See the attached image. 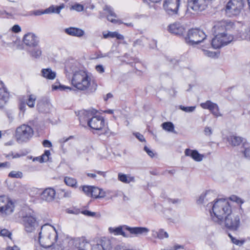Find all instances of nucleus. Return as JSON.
<instances>
[{
    "instance_id": "obj_38",
    "label": "nucleus",
    "mask_w": 250,
    "mask_h": 250,
    "mask_svg": "<svg viewBox=\"0 0 250 250\" xmlns=\"http://www.w3.org/2000/svg\"><path fill=\"white\" fill-rule=\"evenodd\" d=\"M52 88L53 90L59 89L61 91H66L67 90L71 91L73 89L72 87L62 85L59 83L57 84H53Z\"/></svg>"
},
{
    "instance_id": "obj_58",
    "label": "nucleus",
    "mask_w": 250,
    "mask_h": 250,
    "mask_svg": "<svg viewBox=\"0 0 250 250\" xmlns=\"http://www.w3.org/2000/svg\"><path fill=\"white\" fill-rule=\"evenodd\" d=\"M136 137L141 142H144L145 141V138L143 135L139 133H134Z\"/></svg>"
},
{
    "instance_id": "obj_54",
    "label": "nucleus",
    "mask_w": 250,
    "mask_h": 250,
    "mask_svg": "<svg viewBox=\"0 0 250 250\" xmlns=\"http://www.w3.org/2000/svg\"><path fill=\"white\" fill-rule=\"evenodd\" d=\"M144 150L147 153V154L150 157L152 158L154 156V153H153V152L147 146H146L144 147Z\"/></svg>"
},
{
    "instance_id": "obj_3",
    "label": "nucleus",
    "mask_w": 250,
    "mask_h": 250,
    "mask_svg": "<svg viewBox=\"0 0 250 250\" xmlns=\"http://www.w3.org/2000/svg\"><path fill=\"white\" fill-rule=\"evenodd\" d=\"M57 238V232L53 226L45 224L41 227L38 237L40 244L50 247L56 242Z\"/></svg>"
},
{
    "instance_id": "obj_52",
    "label": "nucleus",
    "mask_w": 250,
    "mask_h": 250,
    "mask_svg": "<svg viewBox=\"0 0 250 250\" xmlns=\"http://www.w3.org/2000/svg\"><path fill=\"white\" fill-rule=\"evenodd\" d=\"M203 52L205 55L209 57H214L215 56V53L214 52L203 50Z\"/></svg>"
},
{
    "instance_id": "obj_1",
    "label": "nucleus",
    "mask_w": 250,
    "mask_h": 250,
    "mask_svg": "<svg viewBox=\"0 0 250 250\" xmlns=\"http://www.w3.org/2000/svg\"><path fill=\"white\" fill-rule=\"evenodd\" d=\"M209 211L212 220L219 225H223L224 218L231 212L229 203L224 199H218L214 203H209L206 206Z\"/></svg>"
},
{
    "instance_id": "obj_64",
    "label": "nucleus",
    "mask_w": 250,
    "mask_h": 250,
    "mask_svg": "<svg viewBox=\"0 0 250 250\" xmlns=\"http://www.w3.org/2000/svg\"><path fill=\"white\" fill-rule=\"evenodd\" d=\"M167 60L169 61L170 64L175 65L177 63V61L174 58L171 57L168 58Z\"/></svg>"
},
{
    "instance_id": "obj_22",
    "label": "nucleus",
    "mask_w": 250,
    "mask_h": 250,
    "mask_svg": "<svg viewBox=\"0 0 250 250\" xmlns=\"http://www.w3.org/2000/svg\"><path fill=\"white\" fill-rule=\"evenodd\" d=\"M169 31L176 35H182L185 32V29L180 23H174L169 25Z\"/></svg>"
},
{
    "instance_id": "obj_34",
    "label": "nucleus",
    "mask_w": 250,
    "mask_h": 250,
    "mask_svg": "<svg viewBox=\"0 0 250 250\" xmlns=\"http://www.w3.org/2000/svg\"><path fill=\"white\" fill-rule=\"evenodd\" d=\"M229 143L233 146L239 145L242 142V139L240 137L236 136H230L228 138Z\"/></svg>"
},
{
    "instance_id": "obj_45",
    "label": "nucleus",
    "mask_w": 250,
    "mask_h": 250,
    "mask_svg": "<svg viewBox=\"0 0 250 250\" xmlns=\"http://www.w3.org/2000/svg\"><path fill=\"white\" fill-rule=\"evenodd\" d=\"M213 133V130L210 127L206 126L204 129V133L205 136L210 137Z\"/></svg>"
},
{
    "instance_id": "obj_5",
    "label": "nucleus",
    "mask_w": 250,
    "mask_h": 250,
    "mask_svg": "<svg viewBox=\"0 0 250 250\" xmlns=\"http://www.w3.org/2000/svg\"><path fill=\"white\" fill-rule=\"evenodd\" d=\"M91 81V79L86 72L80 70L74 73L71 83L80 90H85L90 87Z\"/></svg>"
},
{
    "instance_id": "obj_8",
    "label": "nucleus",
    "mask_w": 250,
    "mask_h": 250,
    "mask_svg": "<svg viewBox=\"0 0 250 250\" xmlns=\"http://www.w3.org/2000/svg\"><path fill=\"white\" fill-rule=\"evenodd\" d=\"M206 38V35L202 30L191 29L188 31L185 41L189 45H193L201 42Z\"/></svg>"
},
{
    "instance_id": "obj_31",
    "label": "nucleus",
    "mask_w": 250,
    "mask_h": 250,
    "mask_svg": "<svg viewBox=\"0 0 250 250\" xmlns=\"http://www.w3.org/2000/svg\"><path fill=\"white\" fill-rule=\"evenodd\" d=\"M103 37L104 39H107L109 37L114 38H116L118 40H124V37L121 34H120L117 32H108V33H106L105 32H104L103 33Z\"/></svg>"
},
{
    "instance_id": "obj_41",
    "label": "nucleus",
    "mask_w": 250,
    "mask_h": 250,
    "mask_svg": "<svg viewBox=\"0 0 250 250\" xmlns=\"http://www.w3.org/2000/svg\"><path fill=\"white\" fill-rule=\"evenodd\" d=\"M8 176L11 178H21L22 177V173L21 171H12Z\"/></svg>"
},
{
    "instance_id": "obj_30",
    "label": "nucleus",
    "mask_w": 250,
    "mask_h": 250,
    "mask_svg": "<svg viewBox=\"0 0 250 250\" xmlns=\"http://www.w3.org/2000/svg\"><path fill=\"white\" fill-rule=\"evenodd\" d=\"M64 8V4L62 3L59 6L51 5L49 8L46 9V14L57 13L60 14L61 10Z\"/></svg>"
},
{
    "instance_id": "obj_63",
    "label": "nucleus",
    "mask_w": 250,
    "mask_h": 250,
    "mask_svg": "<svg viewBox=\"0 0 250 250\" xmlns=\"http://www.w3.org/2000/svg\"><path fill=\"white\" fill-rule=\"evenodd\" d=\"M143 2L147 4H149L150 2L158 3L161 1V0H142Z\"/></svg>"
},
{
    "instance_id": "obj_11",
    "label": "nucleus",
    "mask_w": 250,
    "mask_h": 250,
    "mask_svg": "<svg viewBox=\"0 0 250 250\" xmlns=\"http://www.w3.org/2000/svg\"><path fill=\"white\" fill-rule=\"evenodd\" d=\"M234 22L227 21H221L216 22L213 26V31L215 35H231L227 33V31L234 30Z\"/></svg>"
},
{
    "instance_id": "obj_49",
    "label": "nucleus",
    "mask_w": 250,
    "mask_h": 250,
    "mask_svg": "<svg viewBox=\"0 0 250 250\" xmlns=\"http://www.w3.org/2000/svg\"><path fill=\"white\" fill-rule=\"evenodd\" d=\"M230 199L231 201L235 202L238 204H242L243 203V202L240 198L235 195H232V196H231L230 197Z\"/></svg>"
},
{
    "instance_id": "obj_53",
    "label": "nucleus",
    "mask_w": 250,
    "mask_h": 250,
    "mask_svg": "<svg viewBox=\"0 0 250 250\" xmlns=\"http://www.w3.org/2000/svg\"><path fill=\"white\" fill-rule=\"evenodd\" d=\"M96 71L100 73H103L104 72V68L102 65H97L95 67Z\"/></svg>"
},
{
    "instance_id": "obj_55",
    "label": "nucleus",
    "mask_w": 250,
    "mask_h": 250,
    "mask_svg": "<svg viewBox=\"0 0 250 250\" xmlns=\"http://www.w3.org/2000/svg\"><path fill=\"white\" fill-rule=\"evenodd\" d=\"M180 249H184L183 246L180 245L178 244H176L173 247H171L169 250L161 249V250H177Z\"/></svg>"
},
{
    "instance_id": "obj_50",
    "label": "nucleus",
    "mask_w": 250,
    "mask_h": 250,
    "mask_svg": "<svg viewBox=\"0 0 250 250\" xmlns=\"http://www.w3.org/2000/svg\"><path fill=\"white\" fill-rule=\"evenodd\" d=\"M11 30L12 32L18 33L21 31V28L19 25L16 24L12 27Z\"/></svg>"
},
{
    "instance_id": "obj_10",
    "label": "nucleus",
    "mask_w": 250,
    "mask_h": 250,
    "mask_svg": "<svg viewBox=\"0 0 250 250\" xmlns=\"http://www.w3.org/2000/svg\"><path fill=\"white\" fill-rule=\"evenodd\" d=\"M234 30L238 38L250 41V25L240 21L234 22Z\"/></svg>"
},
{
    "instance_id": "obj_33",
    "label": "nucleus",
    "mask_w": 250,
    "mask_h": 250,
    "mask_svg": "<svg viewBox=\"0 0 250 250\" xmlns=\"http://www.w3.org/2000/svg\"><path fill=\"white\" fill-rule=\"evenodd\" d=\"M8 97V94L4 88H0V108L6 103Z\"/></svg>"
},
{
    "instance_id": "obj_21",
    "label": "nucleus",
    "mask_w": 250,
    "mask_h": 250,
    "mask_svg": "<svg viewBox=\"0 0 250 250\" xmlns=\"http://www.w3.org/2000/svg\"><path fill=\"white\" fill-rule=\"evenodd\" d=\"M103 10L105 12V13L107 14V19L108 21L114 23H123V22H121L120 21L115 19L116 18V15L113 11L112 7L108 5H105L103 8Z\"/></svg>"
},
{
    "instance_id": "obj_16",
    "label": "nucleus",
    "mask_w": 250,
    "mask_h": 250,
    "mask_svg": "<svg viewBox=\"0 0 250 250\" xmlns=\"http://www.w3.org/2000/svg\"><path fill=\"white\" fill-rule=\"evenodd\" d=\"M180 5V0H165L163 7L166 12L169 15L177 13Z\"/></svg>"
},
{
    "instance_id": "obj_42",
    "label": "nucleus",
    "mask_w": 250,
    "mask_h": 250,
    "mask_svg": "<svg viewBox=\"0 0 250 250\" xmlns=\"http://www.w3.org/2000/svg\"><path fill=\"white\" fill-rule=\"evenodd\" d=\"M179 108L186 112H192L195 110V106L186 107L183 105H180L179 106Z\"/></svg>"
},
{
    "instance_id": "obj_9",
    "label": "nucleus",
    "mask_w": 250,
    "mask_h": 250,
    "mask_svg": "<svg viewBox=\"0 0 250 250\" xmlns=\"http://www.w3.org/2000/svg\"><path fill=\"white\" fill-rule=\"evenodd\" d=\"M244 0H229L226 6V14L229 17L240 14L244 6Z\"/></svg>"
},
{
    "instance_id": "obj_36",
    "label": "nucleus",
    "mask_w": 250,
    "mask_h": 250,
    "mask_svg": "<svg viewBox=\"0 0 250 250\" xmlns=\"http://www.w3.org/2000/svg\"><path fill=\"white\" fill-rule=\"evenodd\" d=\"M37 99V97L36 95L34 94H29L27 96V98L26 99V104L27 105L31 108L34 107L35 106V104L36 100Z\"/></svg>"
},
{
    "instance_id": "obj_26",
    "label": "nucleus",
    "mask_w": 250,
    "mask_h": 250,
    "mask_svg": "<svg viewBox=\"0 0 250 250\" xmlns=\"http://www.w3.org/2000/svg\"><path fill=\"white\" fill-rule=\"evenodd\" d=\"M27 52L31 57L35 59L39 58L42 53L41 48L39 45L37 46L28 48Z\"/></svg>"
},
{
    "instance_id": "obj_40",
    "label": "nucleus",
    "mask_w": 250,
    "mask_h": 250,
    "mask_svg": "<svg viewBox=\"0 0 250 250\" xmlns=\"http://www.w3.org/2000/svg\"><path fill=\"white\" fill-rule=\"evenodd\" d=\"M157 233V238L159 239H163L164 238H168L169 235L167 232L165 231L164 229H159Z\"/></svg>"
},
{
    "instance_id": "obj_48",
    "label": "nucleus",
    "mask_w": 250,
    "mask_h": 250,
    "mask_svg": "<svg viewBox=\"0 0 250 250\" xmlns=\"http://www.w3.org/2000/svg\"><path fill=\"white\" fill-rule=\"evenodd\" d=\"M0 235L3 236H7L10 238L11 233L6 229H3L1 230Z\"/></svg>"
},
{
    "instance_id": "obj_13",
    "label": "nucleus",
    "mask_w": 250,
    "mask_h": 250,
    "mask_svg": "<svg viewBox=\"0 0 250 250\" xmlns=\"http://www.w3.org/2000/svg\"><path fill=\"white\" fill-rule=\"evenodd\" d=\"M15 208L14 202L5 196H0V212L5 215H9L13 212Z\"/></svg>"
},
{
    "instance_id": "obj_32",
    "label": "nucleus",
    "mask_w": 250,
    "mask_h": 250,
    "mask_svg": "<svg viewBox=\"0 0 250 250\" xmlns=\"http://www.w3.org/2000/svg\"><path fill=\"white\" fill-rule=\"evenodd\" d=\"M90 196L94 198H103L104 196V193L100 188L92 187Z\"/></svg>"
},
{
    "instance_id": "obj_4",
    "label": "nucleus",
    "mask_w": 250,
    "mask_h": 250,
    "mask_svg": "<svg viewBox=\"0 0 250 250\" xmlns=\"http://www.w3.org/2000/svg\"><path fill=\"white\" fill-rule=\"evenodd\" d=\"M126 230L130 234L135 236L146 235L149 230L145 227H130L127 226H120L116 228L109 227L108 230L110 233L115 235H122L125 237H131L129 234L126 233L124 230Z\"/></svg>"
},
{
    "instance_id": "obj_56",
    "label": "nucleus",
    "mask_w": 250,
    "mask_h": 250,
    "mask_svg": "<svg viewBox=\"0 0 250 250\" xmlns=\"http://www.w3.org/2000/svg\"><path fill=\"white\" fill-rule=\"evenodd\" d=\"M243 153L245 157L250 159V147L246 148Z\"/></svg>"
},
{
    "instance_id": "obj_25",
    "label": "nucleus",
    "mask_w": 250,
    "mask_h": 250,
    "mask_svg": "<svg viewBox=\"0 0 250 250\" xmlns=\"http://www.w3.org/2000/svg\"><path fill=\"white\" fill-rule=\"evenodd\" d=\"M213 197H214V194L211 190H208L206 192L202 193L199 199L197 200V203L198 204L204 203L205 201H209L211 200Z\"/></svg>"
},
{
    "instance_id": "obj_28",
    "label": "nucleus",
    "mask_w": 250,
    "mask_h": 250,
    "mask_svg": "<svg viewBox=\"0 0 250 250\" xmlns=\"http://www.w3.org/2000/svg\"><path fill=\"white\" fill-rule=\"evenodd\" d=\"M118 179L122 183L129 184L130 182H134L135 179L133 176L130 175H126L122 173H119L118 174Z\"/></svg>"
},
{
    "instance_id": "obj_44",
    "label": "nucleus",
    "mask_w": 250,
    "mask_h": 250,
    "mask_svg": "<svg viewBox=\"0 0 250 250\" xmlns=\"http://www.w3.org/2000/svg\"><path fill=\"white\" fill-rule=\"evenodd\" d=\"M44 14H46V9L45 10H44V11L37 10L30 11L29 12V15L30 16H32V15L40 16L41 15Z\"/></svg>"
},
{
    "instance_id": "obj_18",
    "label": "nucleus",
    "mask_w": 250,
    "mask_h": 250,
    "mask_svg": "<svg viewBox=\"0 0 250 250\" xmlns=\"http://www.w3.org/2000/svg\"><path fill=\"white\" fill-rule=\"evenodd\" d=\"M201 107L204 109H208L215 116H221V114L219 111V107L217 104L211 102L210 101H207L206 103L201 104Z\"/></svg>"
},
{
    "instance_id": "obj_15",
    "label": "nucleus",
    "mask_w": 250,
    "mask_h": 250,
    "mask_svg": "<svg viewBox=\"0 0 250 250\" xmlns=\"http://www.w3.org/2000/svg\"><path fill=\"white\" fill-rule=\"evenodd\" d=\"M233 40L232 35H215L211 41V45L214 49L220 48L221 47L228 44Z\"/></svg>"
},
{
    "instance_id": "obj_59",
    "label": "nucleus",
    "mask_w": 250,
    "mask_h": 250,
    "mask_svg": "<svg viewBox=\"0 0 250 250\" xmlns=\"http://www.w3.org/2000/svg\"><path fill=\"white\" fill-rule=\"evenodd\" d=\"M64 192L63 196L65 198H70L71 197L72 192L70 190H62Z\"/></svg>"
},
{
    "instance_id": "obj_19",
    "label": "nucleus",
    "mask_w": 250,
    "mask_h": 250,
    "mask_svg": "<svg viewBox=\"0 0 250 250\" xmlns=\"http://www.w3.org/2000/svg\"><path fill=\"white\" fill-rule=\"evenodd\" d=\"M110 248V241L105 238H103L100 239L97 243L93 246L92 250H108Z\"/></svg>"
},
{
    "instance_id": "obj_39",
    "label": "nucleus",
    "mask_w": 250,
    "mask_h": 250,
    "mask_svg": "<svg viewBox=\"0 0 250 250\" xmlns=\"http://www.w3.org/2000/svg\"><path fill=\"white\" fill-rule=\"evenodd\" d=\"M50 152L49 150H45L41 157L37 158L41 163L46 162L49 159Z\"/></svg>"
},
{
    "instance_id": "obj_2",
    "label": "nucleus",
    "mask_w": 250,
    "mask_h": 250,
    "mask_svg": "<svg viewBox=\"0 0 250 250\" xmlns=\"http://www.w3.org/2000/svg\"><path fill=\"white\" fill-rule=\"evenodd\" d=\"M97 111H83L80 117V121H86L87 125L92 129L101 130L104 126V118L100 115H96Z\"/></svg>"
},
{
    "instance_id": "obj_23",
    "label": "nucleus",
    "mask_w": 250,
    "mask_h": 250,
    "mask_svg": "<svg viewBox=\"0 0 250 250\" xmlns=\"http://www.w3.org/2000/svg\"><path fill=\"white\" fill-rule=\"evenodd\" d=\"M185 155L190 157L196 162H201L204 157L203 154H200L196 150H191L189 148L185 149Z\"/></svg>"
},
{
    "instance_id": "obj_27",
    "label": "nucleus",
    "mask_w": 250,
    "mask_h": 250,
    "mask_svg": "<svg viewBox=\"0 0 250 250\" xmlns=\"http://www.w3.org/2000/svg\"><path fill=\"white\" fill-rule=\"evenodd\" d=\"M4 46H10L14 42V37L11 34H5L0 36Z\"/></svg>"
},
{
    "instance_id": "obj_43",
    "label": "nucleus",
    "mask_w": 250,
    "mask_h": 250,
    "mask_svg": "<svg viewBox=\"0 0 250 250\" xmlns=\"http://www.w3.org/2000/svg\"><path fill=\"white\" fill-rule=\"evenodd\" d=\"M82 190L83 191L84 193H85L87 196H90V193L92 191V187L88 186H84L82 187Z\"/></svg>"
},
{
    "instance_id": "obj_6",
    "label": "nucleus",
    "mask_w": 250,
    "mask_h": 250,
    "mask_svg": "<svg viewBox=\"0 0 250 250\" xmlns=\"http://www.w3.org/2000/svg\"><path fill=\"white\" fill-rule=\"evenodd\" d=\"M20 215L22 218L23 225L27 232H33L38 227V224L31 209L29 208L22 209L20 212Z\"/></svg>"
},
{
    "instance_id": "obj_37",
    "label": "nucleus",
    "mask_w": 250,
    "mask_h": 250,
    "mask_svg": "<svg viewBox=\"0 0 250 250\" xmlns=\"http://www.w3.org/2000/svg\"><path fill=\"white\" fill-rule=\"evenodd\" d=\"M163 128L168 131L175 133L174 125L171 122H165L162 124Z\"/></svg>"
},
{
    "instance_id": "obj_12",
    "label": "nucleus",
    "mask_w": 250,
    "mask_h": 250,
    "mask_svg": "<svg viewBox=\"0 0 250 250\" xmlns=\"http://www.w3.org/2000/svg\"><path fill=\"white\" fill-rule=\"evenodd\" d=\"M225 226L231 230H237L240 225V216L239 214L232 213L231 212L224 219Z\"/></svg>"
},
{
    "instance_id": "obj_47",
    "label": "nucleus",
    "mask_w": 250,
    "mask_h": 250,
    "mask_svg": "<svg viewBox=\"0 0 250 250\" xmlns=\"http://www.w3.org/2000/svg\"><path fill=\"white\" fill-rule=\"evenodd\" d=\"M73 138V136H71L67 138H63L60 140V142L62 144L61 146H62V149H63V152L64 153H65L66 152V150L63 148L64 143H66V142H67L70 138Z\"/></svg>"
},
{
    "instance_id": "obj_17",
    "label": "nucleus",
    "mask_w": 250,
    "mask_h": 250,
    "mask_svg": "<svg viewBox=\"0 0 250 250\" xmlns=\"http://www.w3.org/2000/svg\"><path fill=\"white\" fill-rule=\"evenodd\" d=\"M24 44L28 48L37 46L39 45V38L33 33H28L23 38Z\"/></svg>"
},
{
    "instance_id": "obj_14",
    "label": "nucleus",
    "mask_w": 250,
    "mask_h": 250,
    "mask_svg": "<svg viewBox=\"0 0 250 250\" xmlns=\"http://www.w3.org/2000/svg\"><path fill=\"white\" fill-rule=\"evenodd\" d=\"M213 0H188L189 7L195 12H201L206 10Z\"/></svg>"
},
{
    "instance_id": "obj_29",
    "label": "nucleus",
    "mask_w": 250,
    "mask_h": 250,
    "mask_svg": "<svg viewBox=\"0 0 250 250\" xmlns=\"http://www.w3.org/2000/svg\"><path fill=\"white\" fill-rule=\"evenodd\" d=\"M42 74L44 78L49 80H54L56 76V72L52 71L51 68L42 69Z\"/></svg>"
},
{
    "instance_id": "obj_46",
    "label": "nucleus",
    "mask_w": 250,
    "mask_h": 250,
    "mask_svg": "<svg viewBox=\"0 0 250 250\" xmlns=\"http://www.w3.org/2000/svg\"><path fill=\"white\" fill-rule=\"evenodd\" d=\"M71 10H75L78 12L82 11L83 9V6L80 4H76L72 5L70 8Z\"/></svg>"
},
{
    "instance_id": "obj_7",
    "label": "nucleus",
    "mask_w": 250,
    "mask_h": 250,
    "mask_svg": "<svg viewBox=\"0 0 250 250\" xmlns=\"http://www.w3.org/2000/svg\"><path fill=\"white\" fill-rule=\"evenodd\" d=\"M34 134L33 128L29 125L23 124L18 127L15 131V137L19 143H26L31 139Z\"/></svg>"
},
{
    "instance_id": "obj_61",
    "label": "nucleus",
    "mask_w": 250,
    "mask_h": 250,
    "mask_svg": "<svg viewBox=\"0 0 250 250\" xmlns=\"http://www.w3.org/2000/svg\"><path fill=\"white\" fill-rule=\"evenodd\" d=\"M48 250H63V248L61 246L57 245L53 247H50Z\"/></svg>"
},
{
    "instance_id": "obj_20",
    "label": "nucleus",
    "mask_w": 250,
    "mask_h": 250,
    "mask_svg": "<svg viewBox=\"0 0 250 250\" xmlns=\"http://www.w3.org/2000/svg\"><path fill=\"white\" fill-rule=\"evenodd\" d=\"M40 195L42 200L50 202L55 199L56 192L53 188H49L45 189Z\"/></svg>"
},
{
    "instance_id": "obj_24",
    "label": "nucleus",
    "mask_w": 250,
    "mask_h": 250,
    "mask_svg": "<svg viewBox=\"0 0 250 250\" xmlns=\"http://www.w3.org/2000/svg\"><path fill=\"white\" fill-rule=\"evenodd\" d=\"M64 32L68 35L77 37H81L84 34V31L83 30L74 27L65 28Z\"/></svg>"
},
{
    "instance_id": "obj_60",
    "label": "nucleus",
    "mask_w": 250,
    "mask_h": 250,
    "mask_svg": "<svg viewBox=\"0 0 250 250\" xmlns=\"http://www.w3.org/2000/svg\"><path fill=\"white\" fill-rule=\"evenodd\" d=\"M82 213L83 214H84L86 216H94L95 215V212H91L90 211L87 210H85L83 211L82 212Z\"/></svg>"
},
{
    "instance_id": "obj_62",
    "label": "nucleus",
    "mask_w": 250,
    "mask_h": 250,
    "mask_svg": "<svg viewBox=\"0 0 250 250\" xmlns=\"http://www.w3.org/2000/svg\"><path fill=\"white\" fill-rule=\"evenodd\" d=\"M42 144L44 147H50L52 146L51 143L48 140L43 141Z\"/></svg>"
},
{
    "instance_id": "obj_57",
    "label": "nucleus",
    "mask_w": 250,
    "mask_h": 250,
    "mask_svg": "<svg viewBox=\"0 0 250 250\" xmlns=\"http://www.w3.org/2000/svg\"><path fill=\"white\" fill-rule=\"evenodd\" d=\"M229 236L231 238V241L233 242V243H234L236 245H241L243 244L242 242L240 241L239 240H237V239H236L235 238L232 237V236H231L230 234L229 235Z\"/></svg>"
},
{
    "instance_id": "obj_51",
    "label": "nucleus",
    "mask_w": 250,
    "mask_h": 250,
    "mask_svg": "<svg viewBox=\"0 0 250 250\" xmlns=\"http://www.w3.org/2000/svg\"><path fill=\"white\" fill-rule=\"evenodd\" d=\"M35 247L36 248L35 250H48V249L50 248L49 247H45L40 243L36 246Z\"/></svg>"
},
{
    "instance_id": "obj_35",
    "label": "nucleus",
    "mask_w": 250,
    "mask_h": 250,
    "mask_svg": "<svg viewBox=\"0 0 250 250\" xmlns=\"http://www.w3.org/2000/svg\"><path fill=\"white\" fill-rule=\"evenodd\" d=\"M64 182L68 186L74 188H76L77 187V181L73 178L70 177H65L64 179Z\"/></svg>"
}]
</instances>
